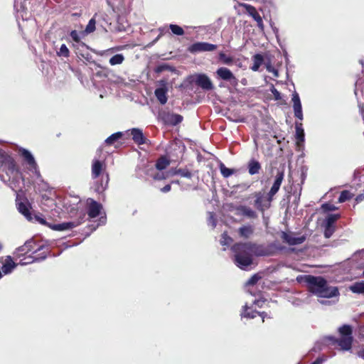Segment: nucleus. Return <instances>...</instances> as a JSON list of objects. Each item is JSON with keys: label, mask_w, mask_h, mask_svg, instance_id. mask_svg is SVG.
Masks as SVG:
<instances>
[{"label": "nucleus", "mask_w": 364, "mask_h": 364, "mask_svg": "<svg viewBox=\"0 0 364 364\" xmlns=\"http://www.w3.org/2000/svg\"><path fill=\"white\" fill-rule=\"evenodd\" d=\"M304 281L309 291L318 297L329 299L339 295L338 287L329 286L323 277L305 275Z\"/></svg>", "instance_id": "nucleus-1"}, {"label": "nucleus", "mask_w": 364, "mask_h": 364, "mask_svg": "<svg viewBox=\"0 0 364 364\" xmlns=\"http://www.w3.org/2000/svg\"><path fill=\"white\" fill-rule=\"evenodd\" d=\"M107 165L105 161L93 159L91 166L92 178L95 180L94 183L95 191L98 193H102L107 188L109 181V176L106 172Z\"/></svg>", "instance_id": "nucleus-2"}, {"label": "nucleus", "mask_w": 364, "mask_h": 364, "mask_svg": "<svg viewBox=\"0 0 364 364\" xmlns=\"http://www.w3.org/2000/svg\"><path fill=\"white\" fill-rule=\"evenodd\" d=\"M234 253V263L237 267L243 270L253 264V255L249 242H236L231 247Z\"/></svg>", "instance_id": "nucleus-3"}, {"label": "nucleus", "mask_w": 364, "mask_h": 364, "mask_svg": "<svg viewBox=\"0 0 364 364\" xmlns=\"http://www.w3.org/2000/svg\"><path fill=\"white\" fill-rule=\"evenodd\" d=\"M340 335L339 338H336L333 336L328 337L333 346L337 345L339 348L344 351H348L351 349L353 341V328L351 326L344 324L338 328Z\"/></svg>", "instance_id": "nucleus-4"}, {"label": "nucleus", "mask_w": 364, "mask_h": 364, "mask_svg": "<svg viewBox=\"0 0 364 364\" xmlns=\"http://www.w3.org/2000/svg\"><path fill=\"white\" fill-rule=\"evenodd\" d=\"M0 167L9 177L20 173V168L15 159L6 151L0 150Z\"/></svg>", "instance_id": "nucleus-5"}, {"label": "nucleus", "mask_w": 364, "mask_h": 364, "mask_svg": "<svg viewBox=\"0 0 364 364\" xmlns=\"http://www.w3.org/2000/svg\"><path fill=\"white\" fill-rule=\"evenodd\" d=\"M255 200L254 201V206L261 213H264L271 207V203L274 199L272 196L266 193L263 191H256L253 193Z\"/></svg>", "instance_id": "nucleus-6"}, {"label": "nucleus", "mask_w": 364, "mask_h": 364, "mask_svg": "<svg viewBox=\"0 0 364 364\" xmlns=\"http://www.w3.org/2000/svg\"><path fill=\"white\" fill-rule=\"evenodd\" d=\"M249 244L250 245L253 256H272L274 255L277 251L276 245L273 243L264 245L249 242Z\"/></svg>", "instance_id": "nucleus-7"}, {"label": "nucleus", "mask_w": 364, "mask_h": 364, "mask_svg": "<svg viewBox=\"0 0 364 364\" xmlns=\"http://www.w3.org/2000/svg\"><path fill=\"white\" fill-rule=\"evenodd\" d=\"M86 214L83 210L77 211V218L73 221L62 223L52 226V229L58 231L73 229L81 225L85 220Z\"/></svg>", "instance_id": "nucleus-8"}, {"label": "nucleus", "mask_w": 364, "mask_h": 364, "mask_svg": "<svg viewBox=\"0 0 364 364\" xmlns=\"http://www.w3.org/2000/svg\"><path fill=\"white\" fill-rule=\"evenodd\" d=\"M217 45L207 42H197L188 46L187 50L193 54L201 52H210L217 49Z\"/></svg>", "instance_id": "nucleus-9"}, {"label": "nucleus", "mask_w": 364, "mask_h": 364, "mask_svg": "<svg viewBox=\"0 0 364 364\" xmlns=\"http://www.w3.org/2000/svg\"><path fill=\"white\" fill-rule=\"evenodd\" d=\"M239 6L244 8L246 11V12L251 16L252 18L257 22V26L258 28L263 31L264 30V23L262 21V18L259 15V14L257 12L256 8L252 5L245 4V3H240L239 4Z\"/></svg>", "instance_id": "nucleus-10"}, {"label": "nucleus", "mask_w": 364, "mask_h": 364, "mask_svg": "<svg viewBox=\"0 0 364 364\" xmlns=\"http://www.w3.org/2000/svg\"><path fill=\"white\" fill-rule=\"evenodd\" d=\"M87 215L90 218L97 217L102 209V205L94 199L89 198L86 200Z\"/></svg>", "instance_id": "nucleus-11"}, {"label": "nucleus", "mask_w": 364, "mask_h": 364, "mask_svg": "<svg viewBox=\"0 0 364 364\" xmlns=\"http://www.w3.org/2000/svg\"><path fill=\"white\" fill-rule=\"evenodd\" d=\"M217 77L219 79L230 82L231 84L236 85L237 79L231 72V70L225 67H220L216 70Z\"/></svg>", "instance_id": "nucleus-12"}, {"label": "nucleus", "mask_w": 364, "mask_h": 364, "mask_svg": "<svg viewBox=\"0 0 364 364\" xmlns=\"http://www.w3.org/2000/svg\"><path fill=\"white\" fill-rule=\"evenodd\" d=\"M159 83L162 86L161 87L156 88L154 91V95L158 100V101L161 105H165L167 102V92L168 88L166 87V82L164 80H161L159 82Z\"/></svg>", "instance_id": "nucleus-13"}, {"label": "nucleus", "mask_w": 364, "mask_h": 364, "mask_svg": "<svg viewBox=\"0 0 364 364\" xmlns=\"http://www.w3.org/2000/svg\"><path fill=\"white\" fill-rule=\"evenodd\" d=\"M284 169L282 168V170H278L277 173L274 177V183H273L269 191L268 192L269 195H270V196H272L274 198V196L277 193V192L279 191V190L280 188L282 183L284 180Z\"/></svg>", "instance_id": "nucleus-14"}, {"label": "nucleus", "mask_w": 364, "mask_h": 364, "mask_svg": "<svg viewBox=\"0 0 364 364\" xmlns=\"http://www.w3.org/2000/svg\"><path fill=\"white\" fill-rule=\"evenodd\" d=\"M195 83L205 90H211L213 89L210 79L205 74L196 75Z\"/></svg>", "instance_id": "nucleus-15"}, {"label": "nucleus", "mask_w": 364, "mask_h": 364, "mask_svg": "<svg viewBox=\"0 0 364 364\" xmlns=\"http://www.w3.org/2000/svg\"><path fill=\"white\" fill-rule=\"evenodd\" d=\"M48 254V250L46 251H43L37 255H28V256H23V258L21 259L19 261V264L21 265H26L31 264L35 262H39L45 259L47 257Z\"/></svg>", "instance_id": "nucleus-16"}, {"label": "nucleus", "mask_w": 364, "mask_h": 364, "mask_svg": "<svg viewBox=\"0 0 364 364\" xmlns=\"http://www.w3.org/2000/svg\"><path fill=\"white\" fill-rule=\"evenodd\" d=\"M164 122L167 125L176 126L183 121V117L178 114L164 113L161 117Z\"/></svg>", "instance_id": "nucleus-17"}, {"label": "nucleus", "mask_w": 364, "mask_h": 364, "mask_svg": "<svg viewBox=\"0 0 364 364\" xmlns=\"http://www.w3.org/2000/svg\"><path fill=\"white\" fill-rule=\"evenodd\" d=\"M16 205L18 212L24 215L27 220H32V215L30 211L31 206L26 198L24 200V201L17 203Z\"/></svg>", "instance_id": "nucleus-18"}, {"label": "nucleus", "mask_w": 364, "mask_h": 364, "mask_svg": "<svg viewBox=\"0 0 364 364\" xmlns=\"http://www.w3.org/2000/svg\"><path fill=\"white\" fill-rule=\"evenodd\" d=\"M292 102L294 104L293 107H294L295 117L299 119L300 120H302L303 119L302 108H301V104L300 98H299L298 93L295 92L293 94Z\"/></svg>", "instance_id": "nucleus-19"}, {"label": "nucleus", "mask_w": 364, "mask_h": 364, "mask_svg": "<svg viewBox=\"0 0 364 364\" xmlns=\"http://www.w3.org/2000/svg\"><path fill=\"white\" fill-rule=\"evenodd\" d=\"M133 141L138 145L146 143V138L144 136L142 131L138 128H133L131 130Z\"/></svg>", "instance_id": "nucleus-20"}, {"label": "nucleus", "mask_w": 364, "mask_h": 364, "mask_svg": "<svg viewBox=\"0 0 364 364\" xmlns=\"http://www.w3.org/2000/svg\"><path fill=\"white\" fill-rule=\"evenodd\" d=\"M282 239L290 245H296L303 243L306 237L304 236L293 237L287 232H282Z\"/></svg>", "instance_id": "nucleus-21"}, {"label": "nucleus", "mask_w": 364, "mask_h": 364, "mask_svg": "<svg viewBox=\"0 0 364 364\" xmlns=\"http://www.w3.org/2000/svg\"><path fill=\"white\" fill-rule=\"evenodd\" d=\"M20 153L21 156L23 158L24 161L31 168L36 169L37 168L38 166L35 161V159L29 151L25 149H22L20 151Z\"/></svg>", "instance_id": "nucleus-22"}, {"label": "nucleus", "mask_w": 364, "mask_h": 364, "mask_svg": "<svg viewBox=\"0 0 364 364\" xmlns=\"http://www.w3.org/2000/svg\"><path fill=\"white\" fill-rule=\"evenodd\" d=\"M236 210L238 211L239 214L243 216H246L249 218L255 219L257 218V213L248 206L239 205L237 207Z\"/></svg>", "instance_id": "nucleus-23"}, {"label": "nucleus", "mask_w": 364, "mask_h": 364, "mask_svg": "<svg viewBox=\"0 0 364 364\" xmlns=\"http://www.w3.org/2000/svg\"><path fill=\"white\" fill-rule=\"evenodd\" d=\"M261 169H262V166L257 160H256L255 159H252L248 161L247 170H248V173L250 175H255V174L259 173Z\"/></svg>", "instance_id": "nucleus-24"}, {"label": "nucleus", "mask_w": 364, "mask_h": 364, "mask_svg": "<svg viewBox=\"0 0 364 364\" xmlns=\"http://www.w3.org/2000/svg\"><path fill=\"white\" fill-rule=\"evenodd\" d=\"M16 264L13 261L11 256H7L5 262L3 264L1 270L5 274H9L16 267Z\"/></svg>", "instance_id": "nucleus-25"}, {"label": "nucleus", "mask_w": 364, "mask_h": 364, "mask_svg": "<svg viewBox=\"0 0 364 364\" xmlns=\"http://www.w3.org/2000/svg\"><path fill=\"white\" fill-rule=\"evenodd\" d=\"M264 314V312H259L256 310H252L247 306H245V310L242 313L241 316L247 318H254L257 317V316H259L262 317V322H264V316H262Z\"/></svg>", "instance_id": "nucleus-26"}, {"label": "nucleus", "mask_w": 364, "mask_h": 364, "mask_svg": "<svg viewBox=\"0 0 364 364\" xmlns=\"http://www.w3.org/2000/svg\"><path fill=\"white\" fill-rule=\"evenodd\" d=\"M237 232L240 237L248 239L254 233V228L250 225H243Z\"/></svg>", "instance_id": "nucleus-27"}, {"label": "nucleus", "mask_w": 364, "mask_h": 364, "mask_svg": "<svg viewBox=\"0 0 364 364\" xmlns=\"http://www.w3.org/2000/svg\"><path fill=\"white\" fill-rule=\"evenodd\" d=\"M252 61L253 64L251 67V70L253 71H257L264 63V57L262 54L257 53L253 55Z\"/></svg>", "instance_id": "nucleus-28"}, {"label": "nucleus", "mask_w": 364, "mask_h": 364, "mask_svg": "<svg viewBox=\"0 0 364 364\" xmlns=\"http://www.w3.org/2000/svg\"><path fill=\"white\" fill-rule=\"evenodd\" d=\"M170 164V161L166 156H160L155 164L156 169L157 171H162L165 169Z\"/></svg>", "instance_id": "nucleus-29"}, {"label": "nucleus", "mask_w": 364, "mask_h": 364, "mask_svg": "<svg viewBox=\"0 0 364 364\" xmlns=\"http://www.w3.org/2000/svg\"><path fill=\"white\" fill-rule=\"evenodd\" d=\"M296 139L297 140L296 144L299 146L301 142L304 141V131L302 128V124L296 122Z\"/></svg>", "instance_id": "nucleus-30"}, {"label": "nucleus", "mask_w": 364, "mask_h": 364, "mask_svg": "<svg viewBox=\"0 0 364 364\" xmlns=\"http://www.w3.org/2000/svg\"><path fill=\"white\" fill-rule=\"evenodd\" d=\"M350 290L355 294H364V281L355 282L350 287Z\"/></svg>", "instance_id": "nucleus-31"}, {"label": "nucleus", "mask_w": 364, "mask_h": 364, "mask_svg": "<svg viewBox=\"0 0 364 364\" xmlns=\"http://www.w3.org/2000/svg\"><path fill=\"white\" fill-rule=\"evenodd\" d=\"M123 136L122 132H118L114 134H112L109 137H107L105 140V144L107 145H112L116 142L118 139H121Z\"/></svg>", "instance_id": "nucleus-32"}, {"label": "nucleus", "mask_w": 364, "mask_h": 364, "mask_svg": "<svg viewBox=\"0 0 364 364\" xmlns=\"http://www.w3.org/2000/svg\"><path fill=\"white\" fill-rule=\"evenodd\" d=\"M219 60L225 65H231L234 63V59L231 56L227 55L223 52H220L218 55Z\"/></svg>", "instance_id": "nucleus-33"}, {"label": "nucleus", "mask_w": 364, "mask_h": 364, "mask_svg": "<svg viewBox=\"0 0 364 364\" xmlns=\"http://www.w3.org/2000/svg\"><path fill=\"white\" fill-rule=\"evenodd\" d=\"M220 171L224 178H228L236 172V170L227 168L224 164L220 163Z\"/></svg>", "instance_id": "nucleus-34"}, {"label": "nucleus", "mask_w": 364, "mask_h": 364, "mask_svg": "<svg viewBox=\"0 0 364 364\" xmlns=\"http://www.w3.org/2000/svg\"><path fill=\"white\" fill-rule=\"evenodd\" d=\"M151 172L149 173L150 176L155 181H161L166 178L167 176L163 173L159 171H156L154 168H151L149 170V172Z\"/></svg>", "instance_id": "nucleus-35"}, {"label": "nucleus", "mask_w": 364, "mask_h": 364, "mask_svg": "<svg viewBox=\"0 0 364 364\" xmlns=\"http://www.w3.org/2000/svg\"><path fill=\"white\" fill-rule=\"evenodd\" d=\"M124 60V57L122 54H116L109 59V63L111 65H116L122 64Z\"/></svg>", "instance_id": "nucleus-36"}, {"label": "nucleus", "mask_w": 364, "mask_h": 364, "mask_svg": "<svg viewBox=\"0 0 364 364\" xmlns=\"http://www.w3.org/2000/svg\"><path fill=\"white\" fill-rule=\"evenodd\" d=\"M174 174L180 175L182 177L191 178L193 176L192 173L188 168H178L174 171Z\"/></svg>", "instance_id": "nucleus-37"}, {"label": "nucleus", "mask_w": 364, "mask_h": 364, "mask_svg": "<svg viewBox=\"0 0 364 364\" xmlns=\"http://www.w3.org/2000/svg\"><path fill=\"white\" fill-rule=\"evenodd\" d=\"M353 197V194L350 193L349 191L344 190L343 191L338 198L339 203H343L346 200L351 199Z\"/></svg>", "instance_id": "nucleus-38"}, {"label": "nucleus", "mask_w": 364, "mask_h": 364, "mask_svg": "<svg viewBox=\"0 0 364 364\" xmlns=\"http://www.w3.org/2000/svg\"><path fill=\"white\" fill-rule=\"evenodd\" d=\"M30 243H24L23 245L18 247L15 252L16 256L18 258L26 255L28 252H26V248L28 247V245Z\"/></svg>", "instance_id": "nucleus-39"}, {"label": "nucleus", "mask_w": 364, "mask_h": 364, "mask_svg": "<svg viewBox=\"0 0 364 364\" xmlns=\"http://www.w3.org/2000/svg\"><path fill=\"white\" fill-rule=\"evenodd\" d=\"M169 28L171 32L177 36H183L184 34V31L183 28L176 24H170Z\"/></svg>", "instance_id": "nucleus-40"}, {"label": "nucleus", "mask_w": 364, "mask_h": 364, "mask_svg": "<svg viewBox=\"0 0 364 364\" xmlns=\"http://www.w3.org/2000/svg\"><path fill=\"white\" fill-rule=\"evenodd\" d=\"M57 54L58 56L68 58L70 55V50L65 44H62Z\"/></svg>", "instance_id": "nucleus-41"}, {"label": "nucleus", "mask_w": 364, "mask_h": 364, "mask_svg": "<svg viewBox=\"0 0 364 364\" xmlns=\"http://www.w3.org/2000/svg\"><path fill=\"white\" fill-rule=\"evenodd\" d=\"M336 230V228L334 225H326L325 226V230H324V236L326 238H329L332 236V235L333 234V232H335Z\"/></svg>", "instance_id": "nucleus-42"}, {"label": "nucleus", "mask_w": 364, "mask_h": 364, "mask_svg": "<svg viewBox=\"0 0 364 364\" xmlns=\"http://www.w3.org/2000/svg\"><path fill=\"white\" fill-rule=\"evenodd\" d=\"M95 24H96V21L95 19V17H93L89 21V22L85 28V31L88 33H92L93 31H95Z\"/></svg>", "instance_id": "nucleus-43"}, {"label": "nucleus", "mask_w": 364, "mask_h": 364, "mask_svg": "<svg viewBox=\"0 0 364 364\" xmlns=\"http://www.w3.org/2000/svg\"><path fill=\"white\" fill-rule=\"evenodd\" d=\"M171 68L167 65V64H161L158 66H156L155 68H154V72L156 73H161L165 70H171Z\"/></svg>", "instance_id": "nucleus-44"}, {"label": "nucleus", "mask_w": 364, "mask_h": 364, "mask_svg": "<svg viewBox=\"0 0 364 364\" xmlns=\"http://www.w3.org/2000/svg\"><path fill=\"white\" fill-rule=\"evenodd\" d=\"M338 214H331L326 219V224L329 225H334L335 222L339 218Z\"/></svg>", "instance_id": "nucleus-45"}, {"label": "nucleus", "mask_w": 364, "mask_h": 364, "mask_svg": "<svg viewBox=\"0 0 364 364\" xmlns=\"http://www.w3.org/2000/svg\"><path fill=\"white\" fill-rule=\"evenodd\" d=\"M260 279L261 277L258 274H255L248 279L247 284L253 286L257 284Z\"/></svg>", "instance_id": "nucleus-46"}, {"label": "nucleus", "mask_w": 364, "mask_h": 364, "mask_svg": "<svg viewBox=\"0 0 364 364\" xmlns=\"http://www.w3.org/2000/svg\"><path fill=\"white\" fill-rule=\"evenodd\" d=\"M232 242V237H230L227 232H224L222 234V240L221 244L223 245H228L229 243Z\"/></svg>", "instance_id": "nucleus-47"}, {"label": "nucleus", "mask_w": 364, "mask_h": 364, "mask_svg": "<svg viewBox=\"0 0 364 364\" xmlns=\"http://www.w3.org/2000/svg\"><path fill=\"white\" fill-rule=\"evenodd\" d=\"M71 38L76 43H79L80 41V38L77 31H72L70 33Z\"/></svg>", "instance_id": "nucleus-48"}, {"label": "nucleus", "mask_w": 364, "mask_h": 364, "mask_svg": "<svg viewBox=\"0 0 364 364\" xmlns=\"http://www.w3.org/2000/svg\"><path fill=\"white\" fill-rule=\"evenodd\" d=\"M322 208L326 211H331L334 210L336 209V207L333 205L324 203L322 205Z\"/></svg>", "instance_id": "nucleus-49"}, {"label": "nucleus", "mask_w": 364, "mask_h": 364, "mask_svg": "<svg viewBox=\"0 0 364 364\" xmlns=\"http://www.w3.org/2000/svg\"><path fill=\"white\" fill-rule=\"evenodd\" d=\"M35 219L36 221H38L39 223L42 225H47L46 220L42 218L41 214L35 215Z\"/></svg>", "instance_id": "nucleus-50"}, {"label": "nucleus", "mask_w": 364, "mask_h": 364, "mask_svg": "<svg viewBox=\"0 0 364 364\" xmlns=\"http://www.w3.org/2000/svg\"><path fill=\"white\" fill-rule=\"evenodd\" d=\"M25 243H30L26 248V252H31L34 249L35 242L32 240L26 241Z\"/></svg>", "instance_id": "nucleus-51"}, {"label": "nucleus", "mask_w": 364, "mask_h": 364, "mask_svg": "<svg viewBox=\"0 0 364 364\" xmlns=\"http://www.w3.org/2000/svg\"><path fill=\"white\" fill-rule=\"evenodd\" d=\"M324 360H325V358L323 357H318L311 364H322Z\"/></svg>", "instance_id": "nucleus-52"}, {"label": "nucleus", "mask_w": 364, "mask_h": 364, "mask_svg": "<svg viewBox=\"0 0 364 364\" xmlns=\"http://www.w3.org/2000/svg\"><path fill=\"white\" fill-rule=\"evenodd\" d=\"M272 92L276 100H279L281 98L280 92L277 89L273 88Z\"/></svg>", "instance_id": "nucleus-53"}, {"label": "nucleus", "mask_w": 364, "mask_h": 364, "mask_svg": "<svg viewBox=\"0 0 364 364\" xmlns=\"http://www.w3.org/2000/svg\"><path fill=\"white\" fill-rule=\"evenodd\" d=\"M171 186L170 184H167L165 186H164L162 188H161V191L164 193H167L171 191Z\"/></svg>", "instance_id": "nucleus-54"}, {"label": "nucleus", "mask_w": 364, "mask_h": 364, "mask_svg": "<svg viewBox=\"0 0 364 364\" xmlns=\"http://www.w3.org/2000/svg\"><path fill=\"white\" fill-rule=\"evenodd\" d=\"M358 108H359V112L362 114L363 118L364 119V104L363 103H359L358 104Z\"/></svg>", "instance_id": "nucleus-55"}, {"label": "nucleus", "mask_w": 364, "mask_h": 364, "mask_svg": "<svg viewBox=\"0 0 364 364\" xmlns=\"http://www.w3.org/2000/svg\"><path fill=\"white\" fill-rule=\"evenodd\" d=\"M357 355L364 360V346H362L358 351Z\"/></svg>", "instance_id": "nucleus-56"}, {"label": "nucleus", "mask_w": 364, "mask_h": 364, "mask_svg": "<svg viewBox=\"0 0 364 364\" xmlns=\"http://www.w3.org/2000/svg\"><path fill=\"white\" fill-rule=\"evenodd\" d=\"M44 250V247L41 246L36 250L33 251V254H36L38 252H41V250Z\"/></svg>", "instance_id": "nucleus-57"}, {"label": "nucleus", "mask_w": 364, "mask_h": 364, "mask_svg": "<svg viewBox=\"0 0 364 364\" xmlns=\"http://www.w3.org/2000/svg\"><path fill=\"white\" fill-rule=\"evenodd\" d=\"M0 179L6 184H7V181L4 179V176L0 174Z\"/></svg>", "instance_id": "nucleus-58"}, {"label": "nucleus", "mask_w": 364, "mask_h": 364, "mask_svg": "<svg viewBox=\"0 0 364 364\" xmlns=\"http://www.w3.org/2000/svg\"><path fill=\"white\" fill-rule=\"evenodd\" d=\"M355 200H356V201H358V202L360 201V200H362V196H361V195H360V196H357V198H356V199H355Z\"/></svg>", "instance_id": "nucleus-59"}, {"label": "nucleus", "mask_w": 364, "mask_h": 364, "mask_svg": "<svg viewBox=\"0 0 364 364\" xmlns=\"http://www.w3.org/2000/svg\"><path fill=\"white\" fill-rule=\"evenodd\" d=\"M115 31H118V32H120V31H124V28H122L120 27H118L117 28L115 29Z\"/></svg>", "instance_id": "nucleus-60"}, {"label": "nucleus", "mask_w": 364, "mask_h": 364, "mask_svg": "<svg viewBox=\"0 0 364 364\" xmlns=\"http://www.w3.org/2000/svg\"><path fill=\"white\" fill-rule=\"evenodd\" d=\"M267 314L264 312V314L262 315L264 318L266 316Z\"/></svg>", "instance_id": "nucleus-61"}, {"label": "nucleus", "mask_w": 364, "mask_h": 364, "mask_svg": "<svg viewBox=\"0 0 364 364\" xmlns=\"http://www.w3.org/2000/svg\"><path fill=\"white\" fill-rule=\"evenodd\" d=\"M363 276L364 277V270H363Z\"/></svg>", "instance_id": "nucleus-62"}]
</instances>
